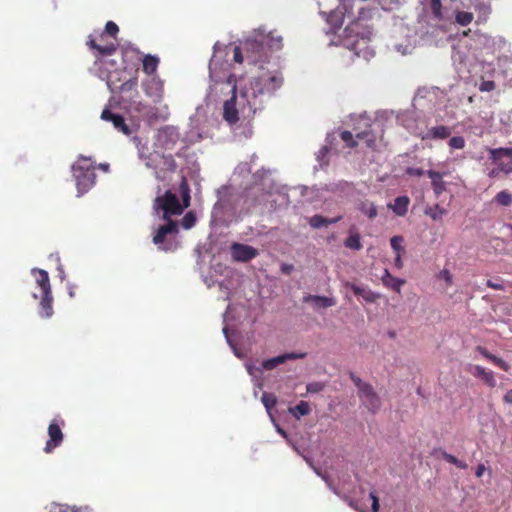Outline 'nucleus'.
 Here are the masks:
<instances>
[{
  "instance_id": "1",
  "label": "nucleus",
  "mask_w": 512,
  "mask_h": 512,
  "mask_svg": "<svg viewBox=\"0 0 512 512\" xmlns=\"http://www.w3.org/2000/svg\"><path fill=\"white\" fill-rule=\"evenodd\" d=\"M283 84L281 73H263L251 78L244 83L242 100L246 101L242 112L250 116L254 110H261L264 104V96H272Z\"/></svg>"
},
{
  "instance_id": "2",
  "label": "nucleus",
  "mask_w": 512,
  "mask_h": 512,
  "mask_svg": "<svg viewBox=\"0 0 512 512\" xmlns=\"http://www.w3.org/2000/svg\"><path fill=\"white\" fill-rule=\"evenodd\" d=\"M220 84L227 85L232 92V97L224 102L223 119L230 125L236 124L241 119L244 121L252 119L257 110H254L250 116H246L242 112V107L245 106L246 102L242 100L244 84L240 82L237 85L234 75H229L226 82H221Z\"/></svg>"
},
{
  "instance_id": "3",
  "label": "nucleus",
  "mask_w": 512,
  "mask_h": 512,
  "mask_svg": "<svg viewBox=\"0 0 512 512\" xmlns=\"http://www.w3.org/2000/svg\"><path fill=\"white\" fill-rule=\"evenodd\" d=\"M72 172L79 194L86 193L94 186L96 180L95 167L89 158L79 157L72 166Z\"/></svg>"
},
{
  "instance_id": "4",
  "label": "nucleus",
  "mask_w": 512,
  "mask_h": 512,
  "mask_svg": "<svg viewBox=\"0 0 512 512\" xmlns=\"http://www.w3.org/2000/svg\"><path fill=\"white\" fill-rule=\"evenodd\" d=\"M36 283L41 289V301L39 304V315L42 318H50L53 315V295L47 271L43 269H33Z\"/></svg>"
},
{
  "instance_id": "5",
  "label": "nucleus",
  "mask_w": 512,
  "mask_h": 512,
  "mask_svg": "<svg viewBox=\"0 0 512 512\" xmlns=\"http://www.w3.org/2000/svg\"><path fill=\"white\" fill-rule=\"evenodd\" d=\"M350 379L358 388V396L363 405L372 413H376L381 407V399L374 391L372 385L362 381L353 372L350 373Z\"/></svg>"
},
{
  "instance_id": "6",
  "label": "nucleus",
  "mask_w": 512,
  "mask_h": 512,
  "mask_svg": "<svg viewBox=\"0 0 512 512\" xmlns=\"http://www.w3.org/2000/svg\"><path fill=\"white\" fill-rule=\"evenodd\" d=\"M167 223L160 225L154 236L153 243L158 249L163 251H171L174 247L175 239L179 233L178 223L173 220H165Z\"/></svg>"
},
{
  "instance_id": "7",
  "label": "nucleus",
  "mask_w": 512,
  "mask_h": 512,
  "mask_svg": "<svg viewBox=\"0 0 512 512\" xmlns=\"http://www.w3.org/2000/svg\"><path fill=\"white\" fill-rule=\"evenodd\" d=\"M153 207L157 212L160 210L163 211V220H172V215H180L184 210L177 196L170 190H167L162 196H157Z\"/></svg>"
},
{
  "instance_id": "8",
  "label": "nucleus",
  "mask_w": 512,
  "mask_h": 512,
  "mask_svg": "<svg viewBox=\"0 0 512 512\" xmlns=\"http://www.w3.org/2000/svg\"><path fill=\"white\" fill-rule=\"evenodd\" d=\"M243 51L250 63L256 64L268 58V49L262 38L247 39L243 44Z\"/></svg>"
},
{
  "instance_id": "9",
  "label": "nucleus",
  "mask_w": 512,
  "mask_h": 512,
  "mask_svg": "<svg viewBox=\"0 0 512 512\" xmlns=\"http://www.w3.org/2000/svg\"><path fill=\"white\" fill-rule=\"evenodd\" d=\"M489 158L504 174L512 172V148H490Z\"/></svg>"
},
{
  "instance_id": "10",
  "label": "nucleus",
  "mask_w": 512,
  "mask_h": 512,
  "mask_svg": "<svg viewBox=\"0 0 512 512\" xmlns=\"http://www.w3.org/2000/svg\"><path fill=\"white\" fill-rule=\"evenodd\" d=\"M61 425H64V421L59 422L53 420L48 426V436L44 451L45 453H51L55 448L59 447L64 439V435L61 429Z\"/></svg>"
},
{
  "instance_id": "11",
  "label": "nucleus",
  "mask_w": 512,
  "mask_h": 512,
  "mask_svg": "<svg viewBox=\"0 0 512 512\" xmlns=\"http://www.w3.org/2000/svg\"><path fill=\"white\" fill-rule=\"evenodd\" d=\"M230 251L233 260L236 262H248L258 255L256 248L241 243H233Z\"/></svg>"
},
{
  "instance_id": "12",
  "label": "nucleus",
  "mask_w": 512,
  "mask_h": 512,
  "mask_svg": "<svg viewBox=\"0 0 512 512\" xmlns=\"http://www.w3.org/2000/svg\"><path fill=\"white\" fill-rule=\"evenodd\" d=\"M107 85L112 92L129 93L128 98L132 99L137 94L138 79L136 77L130 78L129 80L118 85L112 78V75L108 77Z\"/></svg>"
},
{
  "instance_id": "13",
  "label": "nucleus",
  "mask_w": 512,
  "mask_h": 512,
  "mask_svg": "<svg viewBox=\"0 0 512 512\" xmlns=\"http://www.w3.org/2000/svg\"><path fill=\"white\" fill-rule=\"evenodd\" d=\"M101 119L111 122L114 128L124 135L129 136L131 134V130L121 114L113 113L109 108H105L101 113Z\"/></svg>"
},
{
  "instance_id": "14",
  "label": "nucleus",
  "mask_w": 512,
  "mask_h": 512,
  "mask_svg": "<svg viewBox=\"0 0 512 512\" xmlns=\"http://www.w3.org/2000/svg\"><path fill=\"white\" fill-rule=\"evenodd\" d=\"M305 353H285L267 360L262 361L260 370H272L287 360H295L305 357Z\"/></svg>"
},
{
  "instance_id": "15",
  "label": "nucleus",
  "mask_w": 512,
  "mask_h": 512,
  "mask_svg": "<svg viewBox=\"0 0 512 512\" xmlns=\"http://www.w3.org/2000/svg\"><path fill=\"white\" fill-rule=\"evenodd\" d=\"M469 372L475 377L483 381L485 385L490 388H494L497 385L496 378L494 372L491 370H487L483 366L473 365L470 366Z\"/></svg>"
},
{
  "instance_id": "16",
  "label": "nucleus",
  "mask_w": 512,
  "mask_h": 512,
  "mask_svg": "<svg viewBox=\"0 0 512 512\" xmlns=\"http://www.w3.org/2000/svg\"><path fill=\"white\" fill-rule=\"evenodd\" d=\"M426 175L431 179V187L436 197H439L445 190L446 184L443 180L445 173L435 170H427Z\"/></svg>"
},
{
  "instance_id": "17",
  "label": "nucleus",
  "mask_w": 512,
  "mask_h": 512,
  "mask_svg": "<svg viewBox=\"0 0 512 512\" xmlns=\"http://www.w3.org/2000/svg\"><path fill=\"white\" fill-rule=\"evenodd\" d=\"M452 131L451 128L445 125H438L431 127L427 130L425 136L422 137L423 140H444L451 136Z\"/></svg>"
},
{
  "instance_id": "18",
  "label": "nucleus",
  "mask_w": 512,
  "mask_h": 512,
  "mask_svg": "<svg viewBox=\"0 0 512 512\" xmlns=\"http://www.w3.org/2000/svg\"><path fill=\"white\" fill-rule=\"evenodd\" d=\"M476 351L480 353L485 359L489 360L493 364H495L497 367H499L501 370L508 372L511 369V366L508 362L503 360L500 357H497L496 355L490 353L485 347L483 346H477Z\"/></svg>"
},
{
  "instance_id": "19",
  "label": "nucleus",
  "mask_w": 512,
  "mask_h": 512,
  "mask_svg": "<svg viewBox=\"0 0 512 512\" xmlns=\"http://www.w3.org/2000/svg\"><path fill=\"white\" fill-rule=\"evenodd\" d=\"M268 51H278L283 47V38L277 31H271L267 35H261Z\"/></svg>"
},
{
  "instance_id": "20",
  "label": "nucleus",
  "mask_w": 512,
  "mask_h": 512,
  "mask_svg": "<svg viewBox=\"0 0 512 512\" xmlns=\"http://www.w3.org/2000/svg\"><path fill=\"white\" fill-rule=\"evenodd\" d=\"M87 45L90 49L96 50L101 56H109L116 52L115 44L99 45L91 35L88 37Z\"/></svg>"
},
{
  "instance_id": "21",
  "label": "nucleus",
  "mask_w": 512,
  "mask_h": 512,
  "mask_svg": "<svg viewBox=\"0 0 512 512\" xmlns=\"http://www.w3.org/2000/svg\"><path fill=\"white\" fill-rule=\"evenodd\" d=\"M410 204V199L408 196H399L395 198L393 204H389L388 207L392 209V211L397 216H405L408 211V206Z\"/></svg>"
},
{
  "instance_id": "22",
  "label": "nucleus",
  "mask_w": 512,
  "mask_h": 512,
  "mask_svg": "<svg viewBox=\"0 0 512 512\" xmlns=\"http://www.w3.org/2000/svg\"><path fill=\"white\" fill-rule=\"evenodd\" d=\"M304 302H312L317 308H328L336 304L334 298L319 295H307L304 297Z\"/></svg>"
},
{
  "instance_id": "23",
  "label": "nucleus",
  "mask_w": 512,
  "mask_h": 512,
  "mask_svg": "<svg viewBox=\"0 0 512 512\" xmlns=\"http://www.w3.org/2000/svg\"><path fill=\"white\" fill-rule=\"evenodd\" d=\"M346 286L349 287L355 295L361 296L366 302L374 303L380 296L371 290H366L362 287L354 283H346Z\"/></svg>"
},
{
  "instance_id": "24",
  "label": "nucleus",
  "mask_w": 512,
  "mask_h": 512,
  "mask_svg": "<svg viewBox=\"0 0 512 512\" xmlns=\"http://www.w3.org/2000/svg\"><path fill=\"white\" fill-rule=\"evenodd\" d=\"M382 282L397 293L401 292V287L405 284V280L392 276L387 269L382 276Z\"/></svg>"
},
{
  "instance_id": "25",
  "label": "nucleus",
  "mask_w": 512,
  "mask_h": 512,
  "mask_svg": "<svg viewBox=\"0 0 512 512\" xmlns=\"http://www.w3.org/2000/svg\"><path fill=\"white\" fill-rule=\"evenodd\" d=\"M434 454L437 455L438 457H441L442 459H444L448 463L455 465L459 469H466L467 468V464L465 462L459 460L454 455L449 454V453H447L446 451H444L442 449L434 450Z\"/></svg>"
},
{
  "instance_id": "26",
  "label": "nucleus",
  "mask_w": 512,
  "mask_h": 512,
  "mask_svg": "<svg viewBox=\"0 0 512 512\" xmlns=\"http://www.w3.org/2000/svg\"><path fill=\"white\" fill-rule=\"evenodd\" d=\"M340 219L341 216L335 217L333 219H327L321 215H314L309 219V224L311 227L319 229L323 226H327L328 224L337 223Z\"/></svg>"
},
{
  "instance_id": "27",
  "label": "nucleus",
  "mask_w": 512,
  "mask_h": 512,
  "mask_svg": "<svg viewBox=\"0 0 512 512\" xmlns=\"http://www.w3.org/2000/svg\"><path fill=\"white\" fill-rule=\"evenodd\" d=\"M290 414L296 419L307 416L311 412V408L306 401H300L295 407L289 408Z\"/></svg>"
},
{
  "instance_id": "28",
  "label": "nucleus",
  "mask_w": 512,
  "mask_h": 512,
  "mask_svg": "<svg viewBox=\"0 0 512 512\" xmlns=\"http://www.w3.org/2000/svg\"><path fill=\"white\" fill-rule=\"evenodd\" d=\"M357 208L365 214L369 219H374L378 215L377 207L374 205V203L365 200L361 201Z\"/></svg>"
},
{
  "instance_id": "29",
  "label": "nucleus",
  "mask_w": 512,
  "mask_h": 512,
  "mask_svg": "<svg viewBox=\"0 0 512 512\" xmlns=\"http://www.w3.org/2000/svg\"><path fill=\"white\" fill-rule=\"evenodd\" d=\"M158 64L159 59L156 56L145 55L143 58V71L148 75H152L157 70Z\"/></svg>"
},
{
  "instance_id": "30",
  "label": "nucleus",
  "mask_w": 512,
  "mask_h": 512,
  "mask_svg": "<svg viewBox=\"0 0 512 512\" xmlns=\"http://www.w3.org/2000/svg\"><path fill=\"white\" fill-rule=\"evenodd\" d=\"M493 202L503 207H509L512 205V195L508 191L502 190L495 195Z\"/></svg>"
},
{
  "instance_id": "31",
  "label": "nucleus",
  "mask_w": 512,
  "mask_h": 512,
  "mask_svg": "<svg viewBox=\"0 0 512 512\" xmlns=\"http://www.w3.org/2000/svg\"><path fill=\"white\" fill-rule=\"evenodd\" d=\"M446 210L442 208L439 204H435L434 206H429L425 209V214L431 217L433 220H441L443 215L446 214Z\"/></svg>"
},
{
  "instance_id": "32",
  "label": "nucleus",
  "mask_w": 512,
  "mask_h": 512,
  "mask_svg": "<svg viewBox=\"0 0 512 512\" xmlns=\"http://www.w3.org/2000/svg\"><path fill=\"white\" fill-rule=\"evenodd\" d=\"M344 244L347 248L352 250H360L363 247L360 241V235L357 232L350 233Z\"/></svg>"
},
{
  "instance_id": "33",
  "label": "nucleus",
  "mask_w": 512,
  "mask_h": 512,
  "mask_svg": "<svg viewBox=\"0 0 512 512\" xmlns=\"http://www.w3.org/2000/svg\"><path fill=\"white\" fill-rule=\"evenodd\" d=\"M261 401L266 408L267 412L271 414V410L276 406L277 404V397L272 393L264 392L261 397Z\"/></svg>"
},
{
  "instance_id": "34",
  "label": "nucleus",
  "mask_w": 512,
  "mask_h": 512,
  "mask_svg": "<svg viewBox=\"0 0 512 512\" xmlns=\"http://www.w3.org/2000/svg\"><path fill=\"white\" fill-rule=\"evenodd\" d=\"M474 19V15L467 11H458L455 16L456 22L461 26L469 25Z\"/></svg>"
},
{
  "instance_id": "35",
  "label": "nucleus",
  "mask_w": 512,
  "mask_h": 512,
  "mask_svg": "<svg viewBox=\"0 0 512 512\" xmlns=\"http://www.w3.org/2000/svg\"><path fill=\"white\" fill-rule=\"evenodd\" d=\"M180 192L184 203L183 207L186 208L190 205V188L186 179H182L180 183Z\"/></svg>"
},
{
  "instance_id": "36",
  "label": "nucleus",
  "mask_w": 512,
  "mask_h": 512,
  "mask_svg": "<svg viewBox=\"0 0 512 512\" xmlns=\"http://www.w3.org/2000/svg\"><path fill=\"white\" fill-rule=\"evenodd\" d=\"M355 137L358 140H364L367 147L371 148L375 145V136L370 131L365 130L363 132L356 133Z\"/></svg>"
},
{
  "instance_id": "37",
  "label": "nucleus",
  "mask_w": 512,
  "mask_h": 512,
  "mask_svg": "<svg viewBox=\"0 0 512 512\" xmlns=\"http://www.w3.org/2000/svg\"><path fill=\"white\" fill-rule=\"evenodd\" d=\"M119 32V27L116 23H114L113 21H108L105 25V29H104V32L101 33L100 37L103 38L104 34H107L113 38H115L117 36Z\"/></svg>"
},
{
  "instance_id": "38",
  "label": "nucleus",
  "mask_w": 512,
  "mask_h": 512,
  "mask_svg": "<svg viewBox=\"0 0 512 512\" xmlns=\"http://www.w3.org/2000/svg\"><path fill=\"white\" fill-rule=\"evenodd\" d=\"M448 145L451 149L461 150L465 147L466 142L462 136H453L449 139Z\"/></svg>"
},
{
  "instance_id": "39",
  "label": "nucleus",
  "mask_w": 512,
  "mask_h": 512,
  "mask_svg": "<svg viewBox=\"0 0 512 512\" xmlns=\"http://www.w3.org/2000/svg\"><path fill=\"white\" fill-rule=\"evenodd\" d=\"M403 243V237L402 236H393L390 239V244L392 249L396 254L401 253L404 251V247L402 246Z\"/></svg>"
},
{
  "instance_id": "40",
  "label": "nucleus",
  "mask_w": 512,
  "mask_h": 512,
  "mask_svg": "<svg viewBox=\"0 0 512 512\" xmlns=\"http://www.w3.org/2000/svg\"><path fill=\"white\" fill-rule=\"evenodd\" d=\"M196 223V217L192 212H188L181 220V224L185 229L192 228Z\"/></svg>"
},
{
  "instance_id": "41",
  "label": "nucleus",
  "mask_w": 512,
  "mask_h": 512,
  "mask_svg": "<svg viewBox=\"0 0 512 512\" xmlns=\"http://www.w3.org/2000/svg\"><path fill=\"white\" fill-rule=\"evenodd\" d=\"M340 137L350 148H354L358 144L357 141L354 140L353 134L350 131H342Z\"/></svg>"
},
{
  "instance_id": "42",
  "label": "nucleus",
  "mask_w": 512,
  "mask_h": 512,
  "mask_svg": "<svg viewBox=\"0 0 512 512\" xmlns=\"http://www.w3.org/2000/svg\"><path fill=\"white\" fill-rule=\"evenodd\" d=\"M496 88V84L492 80H484L479 85V90L481 92H491Z\"/></svg>"
},
{
  "instance_id": "43",
  "label": "nucleus",
  "mask_w": 512,
  "mask_h": 512,
  "mask_svg": "<svg viewBox=\"0 0 512 512\" xmlns=\"http://www.w3.org/2000/svg\"><path fill=\"white\" fill-rule=\"evenodd\" d=\"M369 497L372 500V505H371L372 511L373 512H378L379 509H380V504H379V498H378L376 492L375 491H371L370 494H369Z\"/></svg>"
},
{
  "instance_id": "44",
  "label": "nucleus",
  "mask_w": 512,
  "mask_h": 512,
  "mask_svg": "<svg viewBox=\"0 0 512 512\" xmlns=\"http://www.w3.org/2000/svg\"><path fill=\"white\" fill-rule=\"evenodd\" d=\"M324 385L320 382L309 383L306 387L307 392L317 393L323 389Z\"/></svg>"
},
{
  "instance_id": "45",
  "label": "nucleus",
  "mask_w": 512,
  "mask_h": 512,
  "mask_svg": "<svg viewBox=\"0 0 512 512\" xmlns=\"http://www.w3.org/2000/svg\"><path fill=\"white\" fill-rule=\"evenodd\" d=\"M406 174H408L409 176L421 177L424 174L426 175V171H424L421 168L409 167L406 169Z\"/></svg>"
},
{
  "instance_id": "46",
  "label": "nucleus",
  "mask_w": 512,
  "mask_h": 512,
  "mask_svg": "<svg viewBox=\"0 0 512 512\" xmlns=\"http://www.w3.org/2000/svg\"><path fill=\"white\" fill-rule=\"evenodd\" d=\"M486 285L487 287L492 288L494 290L504 289V285L501 279H498L497 281L487 280Z\"/></svg>"
},
{
  "instance_id": "47",
  "label": "nucleus",
  "mask_w": 512,
  "mask_h": 512,
  "mask_svg": "<svg viewBox=\"0 0 512 512\" xmlns=\"http://www.w3.org/2000/svg\"><path fill=\"white\" fill-rule=\"evenodd\" d=\"M242 50L243 48L239 47V46H236L234 47L233 49V59L235 62L237 63H242L243 62V53H242Z\"/></svg>"
},
{
  "instance_id": "48",
  "label": "nucleus",
  "mask_w": 512,
  "mask_h": 512,
  "mask_svg": "<svg viewBox=\"0 0 512 512\" xmlns=\"http://www.w3.org/2000/svg\"><path fill=\"white\" fill-rule=\"evenodd\" d=\"M162 159L164 160V163L168 166V169L170 171H174L176 169V162L172 155L162 156Z\"/></svg>"
},
{
  "instance_id": "49",
  "label": "nucleus",
  "mask_w": 512,
  "mask_h": 512,
  "mask_svg": "<svg viewBox=\"0 0 512 512\" xmlns=\"http://www.w3.org/2000/svg\"><path fill=\"white\" fill-rule=\"evenodd\" d=\"M439 276L443 278L449 285L452 283V275L447 269L442 270Z\"/></svg>"
},
{
  "instance_id": "50",
  "label": "nucleus",
  "mask_w": 512,
  "mask_h": 512,
  "mask_svg": "<svg viewBox=\"0 0 512 512\" xmlns=\"http://www.w3.org/2000/svg\"><path fill=\"white\" fill-rule=\"evenodd\" d=\"M503 402L505 404H512V389L508 390L503 396Z\"/></svg>"
},
{
  "instance_id": "51",
  "label": "nucleus",
  "mask_w": 512,
  "mask_h": 512,
  "mask_svg": "<svg viewBox=\"0 0 512 512\" xmlns=\"http://www.w3.org/2000/svg\"><path fill=\"white\" fill-rule=\"evenodd\" d=\"M485 470H486L485 465L484 464H479L477 466V468H476V471H475L476 477H478V478L482 477V475L484 474Z\"/></svg>"
},
{
  "instance_id": "52",
  "label": "nucleus",
  "mask_w": 512,
  "mask_h": 512,
  "mask_svg": "<svg viewBox=\"0 0 512 512\" xmlns=\"http://www.w3.org/2000/svg\"><path fill=\"white\" fill-rule=\"evenodd\" d=\"M122 52H123V56H126V55H127L128 53H130V52H131V53H136V54H139V53H140V52L138 51V49L133 48V47H130V46L123 48Z\"/></svg>"
},
{
  "instance_id": "53",
  "label": "nucleus",
  "mask_w": 512,
  "mask_h": 512,
  "mask_svg": "<svg viewBox=\"0 0 512 512\" xmlns=\"http://www.w3.org/2000/svg\"><path fill=\"white\" fill-rule=\"evenodd\" d=\"M394 265L401 269L403 267V262H402V259H401V253H398L396 254V257H395V260H394Z\"/></svg>"
},
{
  "instance_id": "54",
  "label": "nucleus",
  "mask_w": 512,
  "mask_h": 512,
  "mask_svg": "<svg viewBox=\"0 0 512 512\" xmlns=\"http://www.w3.org/2000/svg\"><path fill=\"white\" fill-rule=\"evenodd\" d=\"M500 172H502V170H500V167L497 166L496 168L489 171L488 176L490 178H494V177H497Z\"/></svg>"
},
{
  "instance_id": "55",
  "label": "nucleus",
  "mask_w": 512,
  "mask_h": 512,
  "mask_svg": "<svg viewBox=\"0 0 512 512\" xmlns=\"http://www.w3.org/2000/svg\"><path fill=\"white\" fill-rule=\"evenodd\" d=\"M68 294L70 298H73L75 296V285L68 286Z\"/></svg>"
},
{
  "instance_id": "56",
  "label": "nucleus",
  "mask_w": 512,
  "mask_h": 512,
  "mask_svg": "<svg viewBox=\"0 0 512 512\" xmlns=\"http://www.w3.org/2000/svg\"><path fill=\"white\" fill-rule=\"evenodd\" d=\"M358 25V21L355 23H352L351 27H347L346 30H353V26Z\"/></svg>"
},
{
  "instance_id": "57",
  "label": "nucleus",
  "mask_w": 512,
  "mask_h": 512,
  "mask_svg": "<svg viewBox=\"0 0 512 512\" xmlns=\"http://www.w3.org/2000/svg\"><path fill=\"white\" fill-rule=\"evenodd\" d=\"M279 433L282 434L283 436H286V432L283 430V429H278Z\"/></svg>"
},
{
  "instance_id": "58",
  "label": "nucleus",
  "mask_w": 512,
  "mask_h": 512,
  "mask_svg": "<svg viewBox=\"0 0 512 512\" xmlns=\"http://www.w3.org/2000/svg\"><path fill=\"white\" fill-rule=\"evenodd\" d=\"M364 14H365L364 9H361V11H360V15H361V17H364Z\"/></svg>"
}]
</instances>
